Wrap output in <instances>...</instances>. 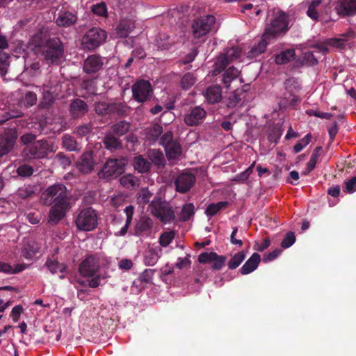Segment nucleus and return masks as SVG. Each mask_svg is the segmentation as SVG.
Listing matches in <instances>:
<instances>
[{
    "instance_id": "412c9836",
    "label": "nucleus",
    "mask_w": 356,
    "mask_h": 356,
    "mask_svg": "<svg viewBox=\"0 0 356 356\" xmlns=\"http://www.w3.org/2000/svg\"><path fill=\"white\" fill-rule=\"evenodd\" d=\"M335 10L339 15L353 16L356 14V0H339Z\"/></svg>"
},
{
    "instance_id": "72a5a7b5",
    "label": "nucleus",
    "mask_w": 356,
    "mask_h": 356,
    "mask_svg": "<svg viewBox=\"0 0 356 356\" xmlns=\"http://www.w3.org/2000/svg\"><path fill=\"white\" fill-rule=\"evenodd\" d=\"M267 40H269L268 38L265 37V32L264 33L261 40L257 43V45H254L248 53L249 57H257L258 55L263 54L266 49L268 45Z\"/></svg>"
},
{
    "instance_id": "f257e3e1",
    "label": "nucleus",
    "mask_w": 356,
    "mask_h": 356,
    "mask_svg": "<svg viewBox=\"0 0 356 356\" xmlns=\"http://www.w3.org/2000/svg\"><path fill=\"white\" fill-rule=\"evenodd\" d=\"M40 199L43 204L51 205L48 220L51 224L60 222L72 207L68 191L63 184L50 185L43 191Z\"/></svg>"
},
{
    "instance_id": "49530a36",
    "label": "nucleus",
    "mask_w": 356,
    "mask_h": 356,
    "mask_svg": "<svg viewBox=\"0 0 356 356\" xmlns=\"http://www.w3.org/2000/svg\"><path fill=\"white\" fill-rule=\"evenodd\" d=\"M175 237L174 231H168L160 234L159 242L161 247H168L173 241Z\"/></svg>"
},
{
    "instance_id": "4be33fe9",
    "label": "nucleus",
    "mask_w": 356,
    "mask_h": 356,
    "mask_svg": "<svg viewBox=\"0 0 356 356\" xmlns=\"http://www.w3.org/2000/svg\"><path fill=\"white\" fill-rule=\"evenodd\" d=\"M78 21L76 14L70 13V11H60L56 19V24L60 27H70L75 24Z\"/></svg>"
},
{
    "instance_id": "39448f33",
    "label": "nucleus",
    "mask_w": 356,
    "mask_h": 356,
    "mask_svg": "<svg viewBox=\"0 0 356 356\" xmlns=\"http://www.w3.org/2000/svg\"><path fill=\"white\" fill-rule=\"evenodd\" d=\"M152 213L163 223L172 222L175 212L168 202L160 197H154L150 204Z\"/></svg>"
},
{
    "instance_id": "5701e85b",
    "label": "nucleus",
    "mask_w": 356,
    "mask_h": 356,
    "mask_svg": "<svg viewBox=\"0 0 356 356\" xmlns=\"http://www.w3.org/2000/svg\"><path fill=\"white\" fill-rule=\"evenodd\" d=\"M152 228L153 222L151 218L143 216L137 221L134 228V233L138 236H144V234L151 233Z\"/></svg>"
},
{
    "instance_id": "aec40b11",
    "label": "nucleus",
    "mask_w": 356,
    "mask_h": 356,
    "mask_svg": "<svg viewBox=\"0 0 356 356\" xmlns=\"http://www.w3.org/2000/svg\"><path fill=\"white\" fill-rule=\"evenodd\" d=\"M94 158L92 152H83L76 162V167L81 173H90L94 169Z\"/></svg>"
},
{
    "instance_id": "8fccbe9b",
    "label": "nucleus",
    "mask_w": 356,
    "mask_h": 356,
    "mask_svg": "<svg viewBox=\"0 0 356 356\" xmlns=\"http://www.w3.org/2000/svg\"><path fill=\"white\" fill-rule=\"evenodd\" d=\"M323 150V147L318 146L314 149L311 155L310 160L308 161L309 167L313 171L316 165V163Z\"/></svg>"
},
{
    "instance_id": "bf43d9fd",
    "label": "nucleus",
    "mask_w": 356,
    "mask_h": 356,
    "mask_svg": "<svg viewBox=\"0 0 356 356\" xmlns=\"http://www.w3.org/2000/svg\"><path fill=\"white\" fill-rule=\"evenodd\" d=\"M81 88L90 92L96 90L95 82L93 79H84L82 80Z\"/></svg>"
},
{
    "instance_id": "f3484780",
    "label": "nucleus",
    "mask_w": 356,
    "mask_h": 356,
    "mask_svg": "<svg viewBox=\"0 0 356 356\" xmlns=\"http://www.w3.org/2000/svg\"><path fill=\"white\" fill-rule=\"evenodd\" d=\"M104 65V57L99 54H91L83 61V71L86 74H95L102 70Z\"/></svg>"
},
{
    "instance_id": "f8f14e48",
    "label": "nucleus",
    "mask_w": 356,
    "mask_h": 356,
    "mask_svg": "<svg viewBox=\"0 0 356 356\" xmlns=\"http://www.w3.org/2000/svg\"><path fill=\"white\" fill-rule=\"evenodd\" d=\"M153 95V88L149 81L140 79L132 86V97L139 103H144L149 100Z\"/></svg>"
},
{
    "instance_id": "6e6552de",
    "label": "nucleus",
    "mask_w": 356,
    "mask_h": 356,
    "mask_svg": "<svg viewBox=\"0 0 356 356\" xmlns=\"http://www.w3.org/2000/svg\"><path fill=\"white\" fill-rule=\"evenodd\" d=\"M159 144L163 146L168 160H174L182 154V147L179 141L175 139L172 131H167L163 134Z\"/></svg>"
},
{
    "instance_id": "4c0bfd02",
    "label": "nucleus",
    "mask_w": 356,
    "mask_h": 356,
    "mask_svg": "<svg viewBox=\"0 0 356 356\" xmlns=\"http://www.w3.org/2000/svg\"><path fill=\"white\" fill-rule=\"evenodd\" d=\"M131 125L129 122L127 121H120L113 124L111 127V130H112L113 133L118 136H124V134L128 133Z\"/></svg>"
},
{
    "instance_id": "09e8293b",
    "label": "nucleus",
    "mask_w": 356,
    "mask_h": 356,
    "mask_svg": "<svg viewBox=\"0 0 356 356\" xmlns=\"http://www.w3.org/2000/svg\"><path fill=\"white\" fill-rule=\"evenodd\" d=\"M227 257L224 255H218V253L213 252V264L211 265L212 270H220L225 266Z\"/></svg>"
},
{
    "instance_id": "e2e57ef3",
    "label": "nucleus",
    "mask_w": 356,
    "mask_h": 356,
    "mask_svg": "<svg viewBox=\"0 0 356 356\" xmlns=\"http://www.w3.org/2000/svg\"><path fill=\"white\" fill-rule=\"evenodd\" d=\"M306 113L309 115V116H316L321 118V119H327L330 120L333 116L332 113H321L319 111L314 110H307L306 111Z\"/></svg>"
},
{
    "instance_id": "3c124183",
    "label": "nucleus",
    "mask_w": 356,
    "mask_h": 356,
    "mask_svg": "<svg viewBox=\"0 0 356 356\" xmlns=\"http://www.w3.org/2000/svg\"><path fill=\"white\" fill-rule=\"evenodd\" d=\"M93 13L97 15L98 16H106L107 15V7L106 4L104 2L96 3V4H93L91 8Z\"/></svg>"
},
{
    "instance_id": "6e6d98bb",
    "label": "nucleus",
    "mask_w": 356,
    "mask_h": 356,
    "mask_svg": "<svg viewBox=\"0 0 356 356\" xmlns=\"http://www.w3.org/2000/svg\"><path fill=\"white\" fill-rule=\"evenodd\" d=\"M296 236L293 234V232H291L290 231L289 232L286 233L284 238L282 239L281 242V245L284 248H287L291 247L294 243L296 242Z\"/></svg>"
},
{
    "instance_id": "bb28decb",
    "label": "nucleus",
    "mask_w": 356,
    "mask_h": 356,
    "mask_svg": "<svg viewBox=\"0 0 356 356\" xmlns=\"http://www.w3.org/2000/svg\"><path fill=\"white\" fill-rule=\"evenodd\" d=\"M205 98L209 104H216L222 98V88L219 86H209L205 92Z\"/></svg>"
},
{
    "instance_id": "4d7b16f0",
    "label": "nucleus",
    "mask_w": 356,
    "mask_h": 356,
    "mask_svg": "<svg viewBox=\"0 0 356 356\" xmlns=\"http://www.w3.org/2000/svg\"><path fill=\"white\" fill-rule=\"evenodd\" d=\"M8 54L0 51V75L5 76L7 72V61L8 60Z\"/></svg>"
},
{
    "instance_id": "2f4dec72",
    "label": "nucleus",
    "mask_w": 356,
    "mask_h": 356,
    "mask_svg": "<svg viewBox=\"0 0 356 356\" xmlns=\"http://www.w3.org/2000/svg\"><path fill=\"white\" fill-rule=\"evenodd\" d=\"M223 71L222 81L225 87H229L231 82L237 79L241 73L238 68L233 67V65L227 70L225 68Z\"/></svg>"
},
{
    "instance_id": "ddd939ff",
    "label": "nucleus",
    "mask_w": 356,
    "mask_h": 356,
    "mask_svg": "<svg viewBox=\"0 0 356 356\" xmlns=\"http://www.w3.org/2000/svg\"><path fill=\"white\" fill-rule=\"evenodd\" d=\"M216 22V18L213 15H207L196 19L192 24L193 36L200 38L207 35V33L211 31Z\"/></svg>"
},
{
    "instance_id": "423d86ee",
    "label": "nucleus",
    "mask_w": 356,
    "mask_h": 356,
    "mask_svg": "<svg viewBox=\"0 0 356 356\" xmlns=\"http://www.w3.org/2000/svg\"><path fill=\"white\" fill-rule=\"evenodd\" d=\"M107 38V33L100 27H92L83 35L81 45L85 49L94 51L104 43Z\"/></svg>"
},
{
    "instance_id": "a18cd8bd",
    "label": "nucleus",
    "mask_w": 356,
    "mask_h": 356,
    "mask_svg": "<svg viewBox=\"0 0 356 356\" xmlns=\"http://www.w3.org/2000/svg\"><path fill=\"white\" fill-rule=\"evenodd\" d=\"M94 110L97 115L101 116L110 115V103L104 102V101L96 102L94 104Z\"/></svg>"
},
{
    "instance_id": "680f3d73",
    "label": "nucleus",
    "mask_w": 356,
    "mask_h": 356,
    "mask_svg": "<svg viewBox=\"0 0 356 356\" xmlns=\"http://www.w3.org/2000/svg\"><path fill=\"white\" fill-rule=\"evenodd\" d=\"M116 32L120 38H127L130 32V27L126 24L120 23L116 28Z\"/></svg>"
},
{
    "instance_id": "69168bd1",
    "label": "nucleus",
    "mask_w": 356,
    "mask_h": 356,
    "mask_svg": "<svg viewBox=\"0 0 356 356\" xmlns=\"http://www.w3.org/2000/svg\"><path fill=\"white\" fill-rule=\"evenodd\" d=\"M152 196V193L146 188L141 190L138 198L143 204H147L150 201Z\"/></svg>"
},
{
    "instance_id": "a211bd4d",
    "label": "nucleus",
    "mask_w": 356,
    "mask_h": 356,
    "mask_svg": "<svg viewBox=\"0 0 356 356\" xmlns=\"http://www.w3.org/2000/svg\"><path fill=\"white\" fill-rule=\"evenodd\" d=\"M89 107L86 101L74 98L69 104V113L72 119H81L88 113Z\"/></svg>"
},
{
    "instance_id": "603ef678",
    "label": "nucleus",
    "mask_w": 356,
    "mask_h": 356,
    "mask_svg": "<svg viewBox=\"0 0 356 356\" xmlns=\"http://www.w3.org/2000/svg\"><path fill=\"white\" fill-rule=\"evenodd\" d=\"M254 164L255 162L252 163L247 170L243 171L241 173L237 174L234 177V180L236 181H245V180L248 179L250 175L253 172Z\"/></svg>"
},
{
    "instance_id": "1a4fd4ad",
    "label": "nucleus",
    "mask_w": 356,
    "mask_h": 356,
    "mask_svg": "<svg viewBox=\"0 0 356 356\" xmlns=\"http://www.w3.org/2000/svg\"><path fill=\"white\" fill-rule=\"evenodd\" d=\"M289 29V22L287 15L282 11L277 16L274 17L268 24L264 30V37L268 40L275 38L280 33H285Z\"/></svg>"
},
{
    "instance_id": "393cba45",
    "label": "nucleus",
    "mask_w": 356,
    "mask_h": 356,
    "mask_svg": "<svg viewBox=\"0 0 356 356\" xmlns=\"http://www.w3.org/2000/svg\"><path fill=\"white\" fill-rule=\"evenodd\" d=\"M103 143L106 149L110 150L120 149L123 147L122 141L119 138H117L112 130L105 134L103 138Z\"/></svg>"
},
{
    "instance_id": "774afa93",
    "label": "nucleus",
    "mask_w": 356,
    "mask_h": 356,
    "mask_svg": "<svg viewBox=\"0 0 356 356\" xmlns=\"http://www.w3.org/2000/svg\"><path fill=\"white\" fill-rule=\"evenodd\" d=\"M282 252V250L280 249H275L274 250H272V252L268 253L267 254H265L262 259L264 262H268L273 261V259H276L278 255Z\"/></svg>"
},
{
    "instance_id": "b1692460",
    "label": "nucleus",
    "mask_w": 356,
    "mask_h": 356,
    "mask_svg": "<svg viewBox=\"0 0 356 356\" xmlns=\"http://www.w3.org/2000/svg\"><path fill=\"white\" fill-rule=\"evenodd\" d=\"M261 261V256L257 252H254L249 259L243 264L239 271L242 275H248L256 270Z\"/></svg>"
},
{
    "instance_id": "e433bc0d",
    "label": "nucleus",
    "mask_w": 356,
    "mask_h": 356,
    "mask_svg": "<svg viewBox=\"0 0 356 356\" xmlns=\"http://www.w3.org/2000/svg\"><path fill=\"white\" fill-rule=\"evenodd\" d=\"M229 204L228 201H219L217 203L209 204L206 208L205 213L208 217H212V216L218 214L222 208L228 207Z\"/></svg>"
},
{
    "instance_id": "473e14b6",
    "label": "nucleus",
    "mask_w": 356,
    "mask_h": 356,
    "mask_svg": "<svg viewBox=\"0 0 356 356\" xmlns=\"http://www.w3.org/2000/svg\"><path fill=\"white\" fill-rule=\"evenodd\" d=\"M245 91H238V90H235L234 92H231L227 99V108H236V106L242 102L243 99L245 98Z\"/></svg>"
},
{
    "instance_id": "37998d69",
    "label": "nucleus",
    "mask_w": 356,
    "mask_h": 356,
    "mask_svg": "<svg viewBox=\"0 0 356 356\" xmlns=\"http://www.w3.org/2000/svg\"><path fill=\"white\" fill-rule=\"evenodd\" d=\"M127 113V106L124 103L117 102L110 103V115L116 114L118 116H126Z\"/></svg>"
},
{
    "instance_id": "864d4df0",
    "label": "nucleus",
    "mask_w": 356,
    "mask_h": 356,
    "mask_svg": "<svg viewBox=\"0 0 356 356\" xmlns=\"http://www.w3.org/2000/svg\"><path fill=\"white\" fill-rule=\"evenodd\" d=\"M55 160H56L63 168H66V167L70 166L71 164L70 157L67 156V155L62 152H59L56 154Z\"/></svg>"
},
{
    "instance_id": "5fc2aeb1",
    "label": "nucleus",
    "mask_w": 356,
    "mask_h": 356,
    "mask_svg": "<svg viewBox=\"0 0 356 356\" xmlns=\"http://www.w3.org/2000/svg\"><path fill=\"white\" fill-rule=\"evenodd\" d=\"M92 130V125L91 124H81L76 128L75 133L79 136H86Z\"/></svg>"
},
{
    "instance_id": "6ab92c4d",
    "label": "nucleus",
    "mask_w": 356,
    "mask_h": 356,
    "mask_svg": "<svg viewBox=\"0 0 356 356\" xmlns=\"http://www.w3.org/2000/svg\"><path fill=\"white\" fill-rule=\"evenodd\" d=\"M207 112L204 108L200 107V106H196L191 108L187 114L185 115L184 122L191 126L200 124L205 118Z\"/></svg>"
},
{
    "instance_id": "0eeeda50",
    "label": "nucleus",
    "mask_w": 356,
    "mask_h": 356,
    "mask_svg": "<svg viewBox=\"0 0 356 356\" xmlns=\"http://www.w3.org/2000/svg\"><path fill=\"white\" fill-rule=\"evenodd\" d=\"M284 86L285 92L283 93L280 104L284 106H296L300 101L298 95L301 89L299 81L296 78L291 76L284 81Z\"/></svg>"
},
{
    "instance_id": "f03ea898",
    "label": "nucleus",
    "mask_w": 356,
    "mask_h": 356,
    "mask_svg": "<svg viewBox=\"0 0 356 356\" xmlns=\"http://www.w3.org/2000/svg\"><path fill=\"white\" fill-rule=\"evenodd\" d=\"M54 152V144L47 139H40L27 145L23 149V156L29 160L47 157L49 152Z\"/></svg>"
},
{
    "instance_id": "cd10ccee",
    "label": "nucleus",
    "mask_w": 356,
    "mask_h": 356,
    "mask_svg": "<svg viewBox=\"0 0 356 356\" xmlns=\"http://www.w3.org/2000/svg\"><path fill=\"white\" fill-rule=\"evenodd\" d=\"M150 163H154L158 169L164 168L166 161L161 149H152L148 154Z\"/></svg>"
},
{
    "instance_id": "7c9ffc66",
    "label": "nucleus",
    "mask_w": 356,
    "mask_h": 356,
    "mask_svg": "<svg viewBox=\"0 0 356 356\" xmlns=\"http://www.w3.org/2000/svg\"><path fill=\"white\" fill-rule=\"evenodd\" d=\"M61 141L63 148L69 152H79L81 149L74 136L68 135V134H65L62 136Z\"/></svg>"
},
{
    "instance_id": "0e129e2a",
    "label": "nucleus",
    "mask_w": 356,
    "mask_h": 356,
    "mask_svg": "<svg viewBox=\"0 0 356 356\" xmlns=\"http://www.w3.org/2000/svg\"><path fill=\"white\" fill-rule=\"evenodd\" d=\"M24 101L26 106H33L38 101L37 95L33 92H27L25 95Z\"/></svg>"
},
{
    "instance_id": "9d476101",
    "label": "nucleus",
    "mask_w": 356,
    "mask_h": 356,
    "mask_svg": "<svg viewBox=\"0 0 356 356\" xmlns=\"http://www.w3.org/2000/svg\"><path fill=\"white\" fill-rule=\"evenodd\" d=\"M126 163L124 158H110L99 172L98 176L100 179H107L120 176L124 171Z\"/></svg>"
},
{
    "instance_id": "13d9d810",
    "label": "nucleus",
    "mask_w": 356,
    "mask_h": 356,
    "mask_svg": "<svg viewBox=\"0 0 356 356\" xmlns=\"http://www.w3.org/2000/svg\"><path fill=\"white\" fill-rule=\"evenodd\" d=\"M155 269H145L140 275L139 280L141 282L151 283Z\"/></svg>"
},
{
    "instance_id": "a878e982",
    "label": "nucleus",
    "mask_w": 356,
    "mask_h": 356,
    "mask_svg": "<svg viewBox=\"0 0 356 356\" xmlns=\"http://www.w3.org/2000/svg\"><path fill=\"white\" fill-rule=\"evenodd\" d=\"M162 252L161 248H149L144 254V263L148 266H153L157 264Z\"/></svg>"
},
{
    "instance_id": "7ed1b4c3",
    "label": "nucleus",
    "mask_w": 356,
    "mask_h": 356,
    "mask_svg": "<svg viewBox=\"0 0 356 356\" xmlns=\"http://www.w3.org/2000/svg\"><path fill=\"white\" fill-rule=\"evenodd\" d=\"M41 52L48 63L58 62L64 54V45L60 38H49L45 44L41 46Z\"/></svg>"
},
{
    "instance_id": "a19ab883",
    "label": "nucleus",
    "mask_w": 356,
    "mask_h": 356,
    "mask_svg": "<svg viewBox=\"0 0 356 356\" xmlns=\"http://www.w3.org/2000/svg\"><path fill=\"white\" fill-rule=\"evenodd\" d=\"M246 258V253L244 250H241L237 253H235L234 256H232L229 261L227 263V266L229 269L234 270L238 268L243 260Z\"/></svg>"
},
{
    "instance_id": "f704fd0d",
    "label": "nucleus",
    "mask_w": 356,
    "mask_h": 356,
    "mask_svg": "<svg viewBox=\"0 0 356 356\" xmlns=\"http://www.w3.org/2000/svg\"><path fill=\"white\" fill-rule=\"evenodd\" d=\"M140 179L133 174H125L120 178V183L124 188H134L140 184Z\"/></svg>"
},
{
    "instance_id": "c85d7f7f",
    "label": "nucleus",
    "mask_w": 356,
    "mask_h": 356,
    "mask_svg": "<svg viewBox=\"0 0 356 356\" xmlns=\"http://www.w3.org/2000/svg\"><path fill=\"white\" fill-rule=\"evenodd\" d=\"M133 165L135 170L138 171L139 173L143 174L149 171L152 167V163L145 159L143 155H137L134 157Z\"/></svg>"
},
{
    "instance_id": "20e7f679",
    "label": "nucleus",
    "mask_w": 356,
    "mask_h": 356,
    "mask_svg": "<svg viewBox=\"0 0 356 356\" xmlns=\"http://www.w3.org/2000/svg\"><path fill=\"white\" fill-rule=\"evenodd\" d=\"M76 227L80 231H92L98 225V216L92 207H85L78 212L75 220Z\"/></svg>"
},
{
    "instance_id": "9b49d317",
    "label": "nucleus",
    "mask_w": 356,
    "mask_h": 356,
    "mask_svg": "<svg viewBox=\"0 0 356 356\" xmlns=\"http://www.w3.org/2000/svg\"><path fill=\"white\" fill-rule=\"evenodd\" d=\"M241 50L238 47H232L227 49L224 53L219 55L215 62L214 68L213 70V74H218L224 71L227 65L233 60L238 59L241 56Z\"/></svg>"
},
{
    "instance_id": "c756f323",
    "label": "nucleus",
    "mask_w": 356,
    "mask_h": 356,
    "mask_svg": "<svg viewBox=\"0 0 356 356\" xmlns=\"http://www.w3.org/2000/svg\"><path fill=\"white\" fill-rule=\"evenodd\" d=\"M26 268H27L26 264H17L13 266L9 263L0 261V273H4V274H17V273L22 272Z\"/></svg>"
},
{
    "instance_id": "c03bdc74",
    "label": "nucleus",
    "mask_w": 356,
    "mask_h": 356,
    "mask_svg": "<svg viewBox=\"0 0 356 356\" xmlns=\"http://www.w3.org/2000/svg\"><path fill=\"white\" fill-rule=\"evenodd\" d=\"M195 214V207L193 203H186L183 205L179 218L182 221L189 220L191 217Z\"/></svg>"
},
{
    "instance_id": "ea45409f",
    "label": "nucleus",
    "mask_w": 356,
    "mask_h": 356,
    "mask_svg": "<svg viewBox=\"0 0 356 356\" xmlns=\"http://www.w3.org/2000/svg\"><path fill=\"white\" fill-rule=\"evenodd\" d=\"M197 81L196 76L191 72L185 73L181 78L180 87L183 90H189Z\"/></svg>"
},
{
    "instance_id": "338daca9",
    "label": "nucleus",
    "mask_w": 356,
    "mask_h": 356,
    "mask_svg": "<svg viewBox=\"0 0 356 356\" xmlns=\"http://www.w3.org/2000/svg\"><path fill=\"white\" fill-rule=\"evenodd\" d=\"M213 259V252H202L198 257V261L200 264H208L211 262Z\"/></svg>"
},
{
    "instance_id": "c9c22d12",
    "label": "nucleus",
    "mask_w": 356,
    "mask_h": 356,
    "mask_svg": "<svg viewBox=\"0 0 356 356\" xmlns=\"http://www.w3.org/2000/svg\"><path fill=\"white\" fill-rule=\"evenodd\" d=\"M296 53L293 49H288L287 50L280 51L275 56V61L277 65H284L295 59Z\"/></svg>"
},
{
    "instance_id": "79ce46f5",
    "label": "nucleus",
    "mask_w": 356,
    "mask_h": 356,
    "mask_svg": "<svg viewBox=\"0 0 356 356\" xmlns=\"http://www.w3.org/2000/svg\"><path fill=\"white\" fill-rule=\"evenodd\" d=\"M321 2V0H312L307 10V15L314 21H318L319 19L318 8Z\"/></svg>"
},
{
    "instance_id": "4468645a",
    "label": "nucleus",
    "mask_w": 356,
    "mask_h": 356,
    "mask_svg": "<svg viewBox=\"0 0 356 356\" xmlns=\"http://www.w3.org/2000/svg\"><path fill=\"white\" fill-rule=\"evenodd\" d=\"M17 138L15 129H8L0 136V157L8 154L13 149Z\"/></svg>"
},
{
    "instance_id": "de8ad7c7",
    "label": "nucleus",
    "mask_w": 356,
    "mask_h": 356,
    "mask_svg": "<svg viewBox=\"0 0 356 356\" xmlns=\"http://www.w3.org/2000/svg\"><path fill=\"white\" fill-rule=\"evenodd\" d=\"M163 127L159 124H154L147 132V138L151 141L155 142L161 139L163 133Z\"/></svg>"
},
{
    "instance_id": "2eb2a0df",
    "label": "nucleus",
    "mask_w": 356,
    "mask_h": 356,
    "mask_svg": "<svg viewBox=\"0 0 356 356\" xmlns=\"http://www.w3.org/2000/svg\"><path fill=\"white\" fill-rule=\"evenodd\" d=\"M195 180V175L193 173H181L175 179V189L180 193H186L193 187Z\"/></svg>"
},
{
    "instance_id": "58836bf2",
    "label": "nucleus",
    "mask_w": 356,
    "mask_h": 356,
    "mask_svg": "<svg viewBox=\"0 0 356 356\" xmlns=\"http://www.w3.org/2000/svg\"><path fill=\"white\" fill-rule=\"evenodd\" d=\"M46 266L48 268L51 274H56V273H64L66 270V266L63 263H59L56 260L47 259L45 262Z\"/></svg>"
},
{
    "instance_id": "dca6fc26",
    "label": "nucleus",
    "mask_w": 356,
    "mask_h": 356,
    "mask_svg": "<svg viewBox=\"0 0 356 356\" xmlns=\"http://www.w3.org/2000/svg\"><path fill=\"white\" fill-rule=\"evenodd\" d=\"M99 269V261L93 255L88 256L79 264V273L83 277H94Z\"/></svg>"
},
{
    "instance_id": "052dcab7",
    "label": "nucleus",
    "mask_w": 356,
    "mask_h": 356,
    "mask_svg": "<svg viewBox=\"0 0 356 356\" xmlns=\"http://www.w3.org/2000/svg\"><path fill=\"white\" fill-rule=\"evenodd\" d=\"M33 172L32 166L29 165H19L17 170V173L21 177H30Z\"/></svg>"
}]
</instances>
